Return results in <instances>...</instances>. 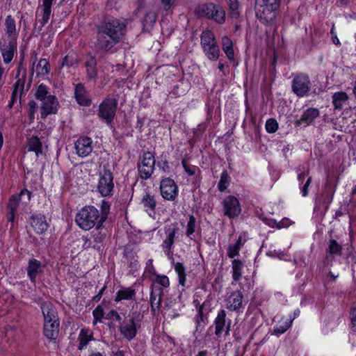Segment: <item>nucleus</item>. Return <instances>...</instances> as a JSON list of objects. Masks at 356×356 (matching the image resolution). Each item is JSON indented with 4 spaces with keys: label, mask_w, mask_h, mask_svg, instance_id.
I'll return each mask as SVG.
<instances>
[{
    "label": "nucleus",
    "mask_w": 356,
    "mask_h": 356,
    "mask_svg": "<svg viewBox=\"0 0 356 356\" xmlns=\"http://www.w3.org/2000/svg\"><path fill=\"white\" fill-rule=\"evenodd\" d=\"M29 222L38 234H43L49 227L46 217L41 213L33 214L30 216Z\"/></svg>",
    "instance_id": "obj_16"
},
{
    "label": "nucleus",
    "mask_w": 356,
    "mask_h": 356,
    "mask_svg": "<svg viewBox=\"0 0 356 356\" xmlns=\"http://www.w3.org/2000/svg\"><path fill=\"white\" fill-rule=\"evenodd\" d=\"M29 111L28 115L31 122H33L34 120V114L38 108L37 103L34 100H30L28 102Z\"/></svg>",
    "instance_id": "obj_57"
},
{
    "label": "nucleus",
    "mask_w": 356,
    "mask_h": 356,
    "mask_svg": "<svg viewBox=\"0 0 356 356\" xmlns=\"http://www.w3.org/2000/svg\"><path fill=\"white\" fill-rule=\"evenodd\" d=\"M87 76L89 79H95L97 76V60L95 57L90 56L85 63Z\"/></svg>",
    "instance_id": "obj_35"
},
{
    "label": "nucleus",
    "mask_w": 356,
    "mask_h": 356,
    "mask_svg": "<svg viewBox=\"0 0 356 356\" xmlns=\"http://www.w3.org/2000/svg\"><path fill=\"white\" fill-rule=\"evenodd\" d=\"M230 323L231 321L229 320L227 324H226L225 311L224 309L220 310L214 321L215 334L217 337H220L222 332L225 331V335H229L230 331Z\"/></svg>",
    "instance_id": "obj_14"
},
{
    "label": "nucleus",
    "mask_w": 356,
    "mask_h": 356,
    "mask_svg": "<svg viewBox=\"0 0 356 356\" xmlns=\"http://www.w3.org/2000/svg\"><path fill=\"white\" fill-rule=\"evenodd\" d=\"M48 88L44 83L40 84L35 93V97L40 101H42L48 97Z\"/></svg>",
    "instance_id": "obj_47"
},
{
    "label": "nucleus",
    "mask_w": 356,
    "mask_h": 356,
    "mask_svg": "<svg viewBox=\"0 0 356 356\" xmlns=\"http://www.w3.org/2000/svg\"><path fill=\"white\" fill-rule=\"evenodd\" d=\"M280 6L277 5L275 6L272 3H262L261 4H259L256 2V17L263 24L273 25L279 14Z\"/></svg>",
    "instance_id": "obj_4"
},
{
    "label": "nucleus",
    "mask_w": 356,
    "mask_h": 356,
    "mask_svg": "<svg viewBox=\"0 0 356 356\" xmlns=\"http://www.w3.org/2000/svg\"><path fill=\"white\" fill-rule=\"evenodd\" d=\"M90 339H91L87 334V332L84 329H82L79 335V344L78 349L79 350H83V348L88 345Z\"/></svg>",
    "instance_id": "obj_51"
},
{
    "label": "nucleus",
    "mask_w": 356,
    "mask_h": 356,
    "mask_svg": "<svg viewBox=\"0 0 356 356\" xmlns=\"http://www.w3.org/2000/svg\"><path fill=\"white\" fill-rule=\"evenodd\" d=\"M243 296L239 291L232 292L227 300V307L231 311L239 309L242 306Z\"/></svg>",
    "instance_id": "obj_28"
},
{
    "label": "nucleus",
    "mask_w": 356,
    "mask_h": 356,
    "mask_svg": "<svg viewBox=\"0 0 356 356\" xmlns=\"http://www.w3.org/2000/svg\"><path fill=\"white\" fill-rule=\"evenodd\" d=\"M76 63V60L73 57V56L68 54L63 58L61 67H72Z\"/></svg>",
    "instance_id": "obj_58"
},
{
    "label": "nucleus",
    "mask_w": 356,
    "mask_h": 356,
    "mask_svg": "<svg viewBox=\"0 0 356 356\" xmlns=\"http://www.w3.org/2000/svg\"><path fill=\"white\" fill-rule=\"evenodd\" d=\"M74 97L81 106H89L92 104L91 99L88 96V91L83 83H79L76 85Z\"/></svg>",
    "instance_id": "obj_22"
},
{
    "label": "nucleus",
    "mask_w": 356,
    "mask_h": 356,
    "mask_svg": "<svg viewBox=\"0 0 356 356\" xmlns=\"http://www.w3.org/2000/svg\"><path fill=\"white\" fill-rule=\"evenodd\" d=\"M229 8L232 16L238 17L239 15V6L240 3L238 0H228L227 1Z\"/></svg>",
    "instance_id": "obj_52"
},
{
    "label": "nucleus",
    "mask_w": 356,
    "mask_h": 356,
    "mask_svg": "<svg viewBox=\"0 0 356 356\" xmlns=\"http://www.w3.org/2000/svg\"><path fill=\"white\" fill-rule=\"evenodd\" d=\"M17 51V40L16 38L10 39L6 46L2 45L0 42V51L1 52L3 62L6 64L10 63L13 57L14 54Z\"/></svg>",
    "instance_id": "obj_20"
},
{
    "label": "nucleus",
    "mask_w": 356,
    "mask_h": 356,
    "mask_svg": "<svg viewBox=\"0 0 356 356\" xmlns=\"http://www.w3.org/2000/svg\"><path fill=\"white\" fill-rule=\"evenodd\" d=\"M160 191L163 198L166 200L173 201L178 195V187L175 181L169 177L161 181Z\"/></svg>",
    "instance_id": "obj_10"
},
{
    "label": "nucleus",
    "mask_w": 356,
    "mask_h": 356,
    "mask_svg": "<svg viewBox=\"0 0 356 356\" xmlns=\"http://www.w3.org/2000/svg\"><path fill=\"white\" fill-rule=\"evenodd\" d=\"M140 163H138V173L142 179L146 180L152 176L154 170L156 163L154 156L147 151L140 156Z\"/></svg>",
    "instance_id": "obj_7"
},
{
    "label": "nucleus",
    "mask_w": 356,
    "mask_h": 356,
    "mask_svg": "<svg viewBox=\"0 0 356 356\" xmlns=\"http://www.w3.org/2000/svg\"><path fill=\"white\" fill-rule=\"evenodd\" d=\"M291 83L292 91L298 97L307 95L311 88V82L308 75L299 73L293 74Z\"/></svg>",
    "instance_id": "obj_8"
},
{
    "label": "nucleus",
    "mask_w": 356,
    "mask_h": 356,
    "mask_svg": "<svg viewBox=\"0 0 356 356\" xmlns=\"http://www.w3.org/2000/svg\"><path fill=\"white\" fill-rule=\"evenodd\" d=\"M54 0H42V19L40 20V25L37 28L35 24V27L33 29V32L35 33L39 34L42 29V27L47 24L49 19V17L51 15V8Z\"/></svg>",
    "instance_id": "obj_25"
},
{
    "label": "nucleus",
    "mask_w": 356,
    "mask_h": 356,
    "mask_svg": "<svg viewBox=\"0 0 356 356\" xmlns=\"http://www.w3.org/2000/svg\"><path fill=\"white\" fill-rule=\"evenodd\" d=\"M229 181L230 177L228 175V172L226 170H224L221 174L220 179L218 182V190L221 192L225 191L227 188Z\"/></svg>",
    "instance_id": "obj_46"
},
{
    "label": "nucleus",
    "mask_w": 356,
    "mask_h": 356,
    "mask_svg": "<svg viewBox=\"0 0 356 356\" xmlns=\"http://www.w3.org/2000/svg\"><path fill=\"white\" fill-rule=\"evenodd\" d=\"M117 106V97L113 95H108L99 106V117L104 120L107 124L111 123L115 116Z\"/></svg>",
    "instance_id": "obj_6"
},
{
    "label": "nucleus",
    "mask_w": 356,
    "mask_h": 356,
    "mask_svg": "<svg viewBox=\"0 0 356 356\" xmlns=\"http://www.w3.org/2000/svg\"><path fill=\"white\" fill-rule=\"evenodd\" d=\"M135 295L136 291L131 287L123 288L117 292L115 301L120 302L122 300H133Z\"/></svg>",
    "instance_id": "obj_37"
},
{
    "label": "nucleus",
    "mask_w": 356,
    "mask_h": 356,
    "mask_svg": "<svg viewBox=\"0 0 356 356\" xmlns=\"http://www.w3.org/2000/svg\"><path fill=\"white\" fill-rule=\"evenodd\" d=\"M349 318L350 327L353 332H356V307L352 306L350 309Z\"/></svg>",
    "instance_id": "obj_56"
},
{
    "label": "nucleus",
    "mask_w": 356,
    "mask_h": 356,
    "mask_svg": "<svg viewBox=\"0 0 356 356\" xmlns=\"http://www.w3.org/2000/svg\"><path fill=\"white\" fill-rule=\"evenodd\" d=\"M335 192V186L331 180L327 179L325 184L323 191L321 195L318 198L320 204L324 207L325 210H327L330 204L333 200V196Z\"/></svg>",
    "instance_id": "obj_15"
},
{
    "label": "nucleus",
    "mask_w": 356,
    "mask_h": 356,
    "mask_svg": "<svg viewBox=\"0 0 356 356\" xmlns=\"http://www.w3.org/2000/svg\"><path fill=\"white\" fill-rule=\"evenodd\" d=\"M265 127L268 133L273 134L278 129V123L275 119L270 118L266 121Z\"/></svg>",
    "instance_id": "obj_53"
},
{
    "label": "nucleus",
    "mask_w": 356,
    "mask_h": 356,
    "mask_svg": "<svg viewBox=\"0 0 356 356\" xmlns=\"http://www.w3.org/2000/svg\"><path fill=\"white\" fill-rule=\"evenodd\" d=\"M348 99L346 92L341 91L334 93L332 95V104L334 109L341 110L343 104Z\"/></svg>",
    "instance_id": "obj_39"
},
{
    "label": "nucleus",
    "mask_w": 356,
    "mask_h": 356,
    "mask_svg": "<svg viewBox=\"0 0 356 356\" xmlns=\"http://www.w3.org/2000/svg\"><path fill=\"white\" fill-rule=\"evenodd\" d=\"M113 318H115L116 319V321H118L119 322H120L122 321L121 316L115 310L110 311L106 315L107 319H111Z\"/></svg>",
    "instance_id": "obj_64"
},
{
    "label": "nucleus",
    "mask_w": 356,
    "mask_h": 356,
    "mask_svg": "<svg viewBox=\"0 0 356 356\" xmlns=\"http://www.w3.org/2000/svg\"><path fill=\"white\" fill-rule=\"evenodd\" d=\"M156 282L163 287H168L170 284L169 279L166 275H157Z\"/></svg>",
    "instance_id": "obj_59"
},
{
    "label": "nucleus",
    "mask_w": 356,
    "mask_h": 356,
    "mask_svg": "<svg viewBox=\"0 0 356 356\" xmlns=\"http://www.w3.org/2000/svg\"><path fill=\"white\" fill-rule=\"evenodd\" d=\"M243 262L239 259L232 261V278L234 281H238L242 277Z\"/></svg>",
    "instance_id": "obj_42"
},
{
    "label": "nucleus",
    "mask_w": 356,
    "mask_h": 356,
    "mask_svg": "<svg viewBox=\"0 0 356 356\" xmlns=\"http://www.w3.org/2000/svg\"><path fill=\"white\" fill-rule=\"evenodd\" d=\"M60 321L45 322L43 325L44 335L49 340H56L59 333Z\"/></svg>",
    "instance_id": "obj_27"
},
{
    "label": "nucleus",
    "mask_w": 356,
    "mask_h": 356,
    "mask_svg": "<svg viewBox=\"0 0 356 356\" xmlns=\"http://www.w3.org/2000/svg\"><path fill=\"white\" fill-rule=\"evenodd\" d=\"M175 270L178 275L179 283L181 286H184L185 282H186V274L185 272V267H184V264L181 262L176 263L175 265Z\"/></svg>",
    "instance_id": "obj_45"
},
{
    "label": "nucleus",
    "mask_w": 356,
    "mask_h": 356,
    "mask_svg": "<svg viewBox=\"0 0 356 356\" xmlns=\"http://www.w3.org/2000/svg\"><path fill=\"white\" fill-rule=\"evenodd\" d=\"M94 249L100 251L103 248V242L106 236V229L102 225H97L91 233Z\"/></svg>",
    "instance_id": "obj_23"
},
{
    "label": "nucleus",
    "mask_w": 356,
    "mask_h": 356,
    "mask_svg": "<svg viewBox=\"0 0 356 356\" xmlns=\"http://www.w3.org/2000/svg\"><path fill=\"white\" fill-rule=\"evenodd\" d=\"M17 79L15 83L13 85V91L17 92H19V98H21L22 95L24 92V89L25 86V81L26 79V69H24V72L21 76H15Z\"/></svg>",
    "instance_id": "obj_41"
},
{
    "label": "nucleus",
    "mask_w": 356,
    "mask_h": 356,
    "mask_svg": "<svg viewBox=\"0 0 356 356\" xmlns=\"http://www.w3.org/2000/svg\"><path fill=\"white\" fill-rule=\"evenodd\" d=\"M196 230V218L193 215L188 216V220L186 225V235L191 240H194V234Z\"/></svg>",
    "instance_id": "obj_43"
},
{
    "label": "nucleus",
    "mask_w": 356,
    "mask_h": 356,
    "mask_svg": "<svg viewBox=\"0 0 356 356\" xmlns=\"http://www.w3.org/2000/svg\"><path fill=\"white\" fill-rule=\"evenodd\" d=\"M203 51L207 58L212 61L217 60L220 54V47L217 41L203 49Z\"/></svg>",
    "instance_id": "obj_32"
},
{
    "label": "nucleus",
    "mask_w": 356,
    "mask_h": 356,
    "mask_svg": "<svg viewBox=\"0 0 356 356\" xmlns=\"http://www.w3.org/2000/svg\"><path fill=\"white\" fill-rule=\"evenodd\" d=\"M222 49L229 60H234V51L233 49V42L227 36L222 38Z\"/></svg>",
    "instance_id": "obj_36"
},
{
    "label": "nucleus",
    "mask_w": 356,
    "mask_h": 356,
    "mask_svg": "<svg viewBox=\"0 0 356 356\" xmlns=\"http://www.w3.org/2000/svg\"><path fill=\"white\" fill-rule=\"evenodd\" d=\"M224 214L230 218L237 217L241 211L238 200L232 195H229L223 200Z\"/></svg>",
    "instance_id": "obj_11"
},
{
    "label": "nucleus",
    "mask_w": 356,
    "mask_h": 356,
    "mask_svg": "<svg viewBox=\"0 0 356 356\" xmlns=\"http://www.w3.org/2000/svg\"><path fill=\"white\" fill-rule=\"evenodd\" d=\"M243 245L242 237L238 236L235 243L229 245L227 249V256L229 258H234L238 255L239 251Z\"/></svg>",
    "instance_id": "obj_44"
},
{
    "label": "nucleus",
    "mask_w": 356,
    "mask_h": 356,
    "mask_svg": "<svg viewBox=\"0 0 356 356\" xmlns=\"http://www.w3.org/2000/svg\"><path fill=\"white\" fill-rule=\"evenodd\" d=\"M110 211V204L106 201L103 200L101 204V213H99L100 216V223H104L108 218V215Z\"/></svg>",
    "instance_id": "obj_50"
},
{
    "label": "nucleus",
    "mask_w": 356,
    "mask_h": 356,
    "mask_svg": "<svg viewBox=\"0 0 356 356\" xmlns=\"http://www.w3.org/2000/svg\"><path fill=\"white\" fill-rule=\"evenodd\" d=\"M44 267L42 262L34 258L29 259L26 268L27 275L31 282H35L37 275L42 271Z\"/></svg>",
    "instance_id": "obj_26"
},
{
    "label": "nucleus",
    "mask_w": 356,
    "mask_h": 356,
    "mask_svg": "<svg viewBox=\"0 0 356 356\" xmlns=\"http://www.w3.org/2000/svg\"><path fill=\"white\" fill-rule=\"evenodd\" d=\"M179 231L177 222H174L165 227V239L163 241L164 250H170L173 246L175 234Z\"/></svg>",
    "instance_id": "obj_19"
},
{
    "label": "nucleus",
    "mask_w": 356,
    "mask_h": 356,
    "mask_svg": "<svg viewBox=\"0 0 356 356\" xmlns=\"http://www.w3.org/2000/svg\"><path fill=\"white\" fill-rule=\"evenodd\" d=\"M197 314L194 317L196 323L195 332L202 331L207 323V314L204 313V307H199Z\"/></svg>",
    "instance_id": "obj_31"
},
{
    "label": "nucleus",
    "mask_w": 356,
    "mask_h": 356,
    "mask_svg": "<svg viewBox=\"0 0 356 356\" xmlns=\"http://www.w3.org/2000/svg\"><path fill=\"white\" fill-rule=\"evenodd\" d=\"M332 230L328 232L330 238L327 241L325 260L328 262H332L334 259V256L341 255L343 250L342 245L332 238Z\"/></svg>",
    "instance_id": "obj_12"
},
{
    "label": "nucleus",
    "mask_w": 356,
    "mask_h": 356,
    "mask_svg": "<svg viewBox=\"0 0 356 356\" xmlns=\"http://www.w3.org/2000/svg\"><path fill=\"white\" fill-rule=\"evenodd\" d=\"M157 19V14L152 10H149L145 14L142 19L141 23L143 26V32H150Z\"/></svg>",
    "instance_id": "obj_30"
},
{
    "label": "nucleus",
    "mask_w": 356,
    "mask_h": 356,
    "mask_svg": "<svg viewBox=\"0 0 356 356\" xmlns=\"http://www.w3.org/2000/svg\"><path fill=\"white\" fill-rule=\"evenodd\" d=\"M94 321L93 325L100 322L104 316V309L101 305H98L92 312Z\"/></svg>",
    "instance_id": "obj_55"
},
{
    "label": "nucleus",
    "mask_w": 356,
    "mask_h": 356,
    "mask_svg": "<svg viewBox=\"0 0 356 356\" xmlns=\"http://www.w3.org/2000/svg\"><path fill=\"white\" fill-rule=\"evenodd\" d=\"M99 179L97 184V191L102 197H111L114 191L113 172L106 165L99 172Z\"/></svg>",
    "instance_id": "obj_5"
},
{
    "label": "nucleus",
    "mask_w": 356,
    "mask_h": 356,
    "mask_svg": "<svg viewBox=\"0 0 356 356\" xmlns=\"http://www.w3.org/2000/svg\"><path fill=\"white\" fill-rule=\"evenodd\" d=\"M139 317V313H133L131 318L128 320H124L119 327L121 334L129 341L132 340L136 336L137 321H140Z\"/></svg>",
    "instance_id": "obj_9"
},
{
    "label": "nucleus",
    "mask_w": 356,
    "mask_h": 356,
    "mask_svg": "<svg viewBox=\"0 0 356 356\" xmlns=\"http://www.w3.org/2000/svg\"><path fill=\"white\" fill-rule=\"evenodd\" d=\"M195 15L199 17H204L214 21L218 24L225 22V11L222 7L214 3H205L199 5L195 10Z\"/></svg>",
    "instance_id": "obj_3"
},
{
    "label": "nucleus",
    "mask_w": 356,
    "mask_h": 356,
    "mask_svg": "<svg viewBox=\"0 0 356 356\" xmlns=\"http://www.w3.org/2000/svg\"><path fill=\"white\" fill-rule=\"evenodd\" d=\"M82 240L83 241V248L84 249H88L90 248L94 249V245L92 243V239L91 236L90 238H88L87 236H83Z\"/></svg>",
    "instance_id": "obj_62"
},
{
    "label": "nucleus",
    "mask_w": 356,
    "mask_h": 356,
    "mask_svg": "<svg viewBox=\"0 0 356 356\" xmlns=\"http://www.w3.org/2000/svg\"><path fill=\"white\" fill-rule=\"evenodd\" d=\"M157 166L161 170H163L164 172H170V166H169V164H168V162L165 160L164 161H162V162H158L157 163Z\"/></svg>",
    "instance_id": "obj_63"
},
{
    "label": "nucleus",
    "mask_w": 356,
    "mask_h": 356,
    "mask_svg": "<svg viewBox=\"0 0 356 356\" xmlns=\"http://www.w3.org/2000/svg\"><path fill=\"white\" fill-rule=\"evenodd\" d=\"M163 289L161 286H153L150 293V306L152 314H155L161 305Z\"/></svg>",
    "instance_id": "obj_21"
},
{
    "label": "nucleus",
    "mask_w": 356,
    "mask_h": 356,
    "mask_svg": "<svg viewBox=\"0 0 356 356\" xmlns=\"http://www.w3.org/2000/svg\"><path fill=\"white\" fill-rule=\"evenodd\" d=\"M181 164L185 172L190 176L194 175L196 172V170H198V168L197 166L192 165L188 163L187 159L186 158L182 159Z\"/></svg>",
    "instance_id": "obj_54"
},
{
    "label": "nucleus",
    "mask_w": 356,
    "mask_h": 356,
    "mask_svg": "<svg viewBox=\"0 0 356 356\" xmlns=\"http://www.w3.org/2000/svg\"><path fill=\"white\" fill-rule=\"evenodd\" d=\"M140 203L143 204L149 216H152V214L155 213L156 200L154 195H152L148 191L145 192V194L141 199Z\"/></svg>",
    "instance_id": "obj_29"
},
{
    "label": "nucleus",
    "mask_w": 356,
    "mask_h": 356,
    "mask_svg": "<svg viewBox=\"0 0 356 356\" xmlns=\"http://www.w3.org/2000/svg\"><path fill=\"white\" fill-rule=\"evenodd\" d=\"M96 40L94 49L96 53H108L121 42L127 31V25L120 19L111 17L104 19L96 26Z\"/></svg>",
    "instance_id": "obj_1"
},
{
    "label": "nucleus",
    "mask_w": 356,
    "mask_h": 356,
    "mask_svg": "<svg viewBox=\"0 0 356 356\" xmlns=\"http://www.w3.org/2000/svg\"><path fill=\"white\" fill-rule=\"evenodd\" d=\"M319 114L320 112L318 108H309L303 112L299 120H296L295 124L297 127H299L301 124L307 126L318 118Z\"/></svg>",
    "instance_id": "obj_24"
},
{
    "label": "nucleus",
    "mask_w": 356,
    "mask_h": 356,
    "mask_svg": "<svg viewBox=\"0 0 356 356\" xmlns=\"http://www.w3.org/2000/svg\"><path fill=\"white\" fill-rule=\"evenodd\" d=\"M75 221L77 225L83 230H89L103 224L100 223L99 211L94 206L83 207L76 213Z\"/></svg>",
    "instance_id": "obj_2"
},
{
    "label": "nucleus",
    "mask_w": 356,
    "mask_h": 356,
    "mask_svg": "<svg viewBox=\"0 0 356 356\" xmlns=\"http://www.w3.org/2000/svg\"><path fill=\"white\" fill-rule=\"evenodd\" d=\"M40 304L44 323L59 321L57 309L52 302L49 301H42Z\"/></svg>",
    "instance_id": "obj_18"
},
{
    "label": "nucleus",
    "mask_w": 356,
    "mask_h": 356,
    "mask_svg": "<svg viewBox=\"0 0 356 356\" xmlns=\"http://www.w3.org/2000/svg\"><path fill=\"white\" fill-rule=\"evenodd\" d=\"M5 31L6 33L8 36L11 38H16L17 37V33L16 31V24L15 19L12 17L11 15H8L6 17L5 20Z\"/></svg>",
    "instance_id": "obj_38"
},
{
    "label": "nucleus",
    "mask_w": 356,
    "mask_h": 356,
    "mask_svg": "<svg viewBox=\"0 0 356 356\" xmlns=\"http://www.w3.org/2000/svg\"><path fill=\"white\" fill-rule=\"evenodd\" d=\"M41 118L45 119L49 115L56 114L58 111L59 103L56 96L49 95L48 97L42 101Z\"/></svg>",
    "instance_id": "obj_13"
},
{
    "label": "nucleus",
    "mask_w": 356,
    "mask_h": 356,
    "mask_svg": "<svg viewBox=\"0 0 356 356\" xmlns=\"http://www.w3.org/2000/svg\"><path fill=\"white\" fill-rule=\"evenodd\" d=\"M24 194H26L28 196V200H30L31 193L26 189L22 190L18 196L13 195L10 198L8 203L7 204L8 211L16 212V210L19 205V202L20 197L22 195H24Z\"/></svg>",
    "instance_id": "obj_33"
},
{
    "label": "nucleus",
    "mask_w": 356,
    "mask_h": 356,
    "mask_svg": "<svg viewBox=\"0 0 356 356\" xmlns=\"http://www.w3.org/2000/svg\"><path fill=\"white\" fill-rule=\"evenodd\" d=\"M49 63L46 59H40L37 65V73L39 75H47L49 73Z\"/></svg>",
    "instance_id": "obj_48"
},
{
    "label": "nucleus",
    "mask_w": 356,
    "mask_h": 356,
    "mask_svg": "<svg viewBox=\"0 0 356 356\" xmlns=\"http://www.w3.org/2000/svg\"><path fill=\"white\" fill-rule=\"evenodd\" d=\"M293 318L287 319L283 325H277L273 330V333L279 335L284 333L292 325Z\"/></svg>",
    "instance_id": "obj_49"
},
{
    "label": "nucleus",
    "mask_w": 356,
    "mask_h": 356,
    "mask_svg": "<svg viewBox=\"0 0 356 356\" xmlns=\"http://www.w3.org/2000/svg\"><path fill=\"white\" fill-rule=\"evenodd\" d=\"M311 182H312V177H308L305 183L303 184L302 187L301 188V192H302V195L303 197H306L308 195V193H309L308 188H309V185L311 184Z\"/></svg>",
    "instance_id": "obj_61"
},
{
    "label": "nucleus",
    "mask_w": 356,
    "mask_h": 356,
    "mask_svg": "<svg viewBox=\"0 0 356 356\" xmlns=\"http://www.w3.org/2000/svg\"><path fill=\"white\" fill-rule=\"evenodd\" d=\"M297 172H298V179L302 184L304 179L306 177H307L309 172L305 171L304 166H302V167L299 166L297 168Z\"/></svg>",
    "instance_id": "obj_60"
},
{
    "label": "nucleus",
    "mask_w": 356,
    "mask_h": 356,
    "mask_svg": "<svg viewBox=\"0 0 356 356\" xmlns=\"http://www.w3.org/2000/svg\"><path fill=\"white\" fill-rule=\"evenodd\" d=\"M92 140L87 136L80 137L75 143L74 147L76 154L81 157L88 156L92 151Z\"/></svg>",
    "instance_id": "obj_17"
},
{
    "label": "nucleus",
    "mask_w": 356,
    "mask_h": 356,
    "mask_svg": "<svg viewBox=\"0 0 356 356\" xmlns=\"http://www.w3.org/2000/svg\"><path fill=\"white\" fill-rule=\"evenodd\" d=\"M28 150L34 152L35 155L38 156L42 153V143L40 139L36 136H32L28 139Z\"/></svg>",
    "instance_id": "obj_34"
},
{
    "label": "nucleus",
    "mask_w": 356,
    "mask_h": 356,
    "mask_svg": "<svg viewBox=\"0 0 356 356\" xmlns=\"http://www.w3.org/2000/svg\"><path fill=\"white\" fill-rule=\"evenodd\" d=\"M214 33L210 30L203 31L200 35V44L203 49L216 42Z\"/></svg>",
    "instance_id": "obj_40"
}]
</instances>
